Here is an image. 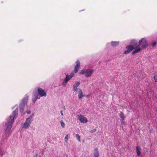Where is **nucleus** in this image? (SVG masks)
I'll return each mask as SVG.
<instances>
[{"mask_svg":"<svg viewBox=\"0 0 157 157\" xmlns=\"http://www.w3.org/2000/svg\"><path fill=\"white\" fill-rule=\"evenodd\" d=\"M18 107L13 112V116H10L6 123L5 125V132H10V129L12 126L14 120L18 115Z\"/></svg>","mask_w":157,"mask_h":157,"instance_id":"1","label":"nucleus"},{"mask_svg":"<svg viewBox=\"0 0 157 157\" xmlns=\"http://www.w3.org/2000/svg\"><path fill=\"white\" fill-rule=\"evenodd\" d=\"M135 44V46L136 50L133 51L132 52V55L140 52L143 49L146 48L148 45V43L146 40H140L139 42H136L135 40H134Z\"/></svg>","mask_w":157,"mask_h":157,"instance_id":"2","label":"nucleus"},{"mask_svg":"<svg viewBox=\"0 0 157 157\" xmlns=\"http://www.w3.org/2000/svg\"><path fill=\"white\" fill-rule=\"evenodd\" d=\"M135 45L134 41V40H132L131 42V44L126 47V49L127 50L124 52V54H127L130 53L133 49L134 50V51L136 50V48H135L136 46Z\"/></svg>","mask_w":157,"mask_h":157,"instance_id":"3","label":"nucleus"},{"mask_svg":"<svg viewBox=\"0 0 157 157\" xmlns=\"http://www.w3.org/2000/svg\"><path fill=\"white\" fill-rule=\"evenodd\" d=\"M94 72V71L92 69H87L86 70H82L79 72V74L83 75L85 74V76L88 78L91 76Z\"/></svg>","mask_w":157,"mask_h":157,"instance_id":"4","label":"nucleus"},{"mask_svg":"<svg viewBox=\"0 0 157 157\" xmlns=\"http://www.w3.org/2000/svg\"><path fill=\"white\" fill-rule=\"evenodd\" d=\"M33 115L34 114H33L31 116L26 119L25 122L23 125V128H27L29 126L30 124L32 121H33L32 118Z\"/></svg>","mask_w":157,"mask_h":157,"instance_id":"5","label":"nucleus"},{"mask_svg":"<svg viewBox=\"0 0 157 157\" xmlns=\"http://www.w3.org/2000/svg\"><path fill=\"white\" fill-rule=\"evenodd\" d=\"M78 118V120L82 123H86L88 121V120L87 118L83 116L81 114H80L77 116Z\"/></svg>","mask_w":157,"mask_h":157,"instance_id":"6","label":"nucleus"},{"mask_svg":"<svg viewBox=\"0 0 157 157\" xmlns=\"http://www.w3.org/2000/svg\"><path fill=\"white\" fill-rule=\"evenodd\" d=\"M74 75V74L73 73H71L70 75H66V77L64 79V81L65 82L66 84L64 86H65L66 84L67 83V82L70 79H71V78L73 77V75Z\"/></svg>","mask_w":157,"mask_h":157,"instance_id":"7","label":"nucleus"},{"mask_svg":"<svg viewBox=\"0 0 157 157\" xmlns=\"http://www.w3.org/2000/svg\"><path fill=\"white\" fill-rule=\"evenodd\" d=\"M38 94L41 97L46 96V94L44 91L41 88H38Z\"/></svg>","mask_w":157,"mask_h":157,"instance_id":"8","label":"nucleus"},{"mask_svg":"<svg viewBox=\"0 0 157 157\" xmlns=\"http://www.w3.org/2000/svg\"><path fill=\"white\" fill-rule=\"evenodd\" d=\"M76 64L75 67L74 72L75 73H77L78 70V69L80 67V63L78 60L76 62Z\"/></svg>","mask_w":157,"mask_h":157,"instance_id":"9","label":"nucleus"},{"mask_svg":"<svg viewBox=\"0 0 157 157\" xmlns=\"http://www.w3.org/2000/svg\"><path fill=\"white\" fill-rule=\"evenodd\" d=\"M120 117L121 118L120 121L122 124H124V120L125 118V117L124 115V114L122 112H120Z\"/></svg>","mask_w":157,"mask_h":157,"instance_id":"10","label":"nucleus"},{"mask_svg":"<svg viewBox=\"0 0 157 157\" xmlns=\"http://www.w3.org/2000/svg\"><path fill=\"white\" fill-rule=\"evenodd\" d=\"M78 98L79 99H81L84 96L83 94V93L81 89H78Z\"/></svg>","mask_w":157,"mask_h":157,"instance_id":"11","label":"nucleus"},{"mask_svg":"<svg viewBox=\"0 0 157 157\" xmlns=\"http://www.w3.org/2000/svg\"><path fill=\"white\" fill-rule=\"evenodd\" d=\"M80 84V82H78L75 83L73 85V90L74 91H75L77 90V88L79 85Z\"/></svg>","mask_w":157,"mask_h":157,"instance_id":"12","label":"nucleus"},{"mask_svg":"<svg viewBox=\"0 0 157 157\" xmlns=\"http://www.w3.org/2000/svg\"><path fill=\"white\" fill-rule=\"evenodd\" d=\"M94 157H99V153L98 151V149L97 148H95L94 149Z\"/></svg>","mask_w":157,"mask_h":157,"instance_id":"13","label":"nucleus"},{"mask_svg":"<svg viewBox=\"0 0 157 157\" xmlns=\"http://www.w3.org/2000/svg\"><path fill=\"white\" fill-rule=\"evenodd\" d=\"M136 149L137 155L138 156H140L141 155V148L139 146H137L136 147Z\"/></svg>","mask_w":157,"mask_h":157,"instance_id":"14","label":"nucleus"},{"mask_svg":"<svg viewBox=\"0 0 157 157\" xmlns=\"http://www.w3.org/2000/svg\"><path fill=\"white\" fill-rule=\"evenodd\" d=\"M34 95L35 97L32 98V101L33 102H35L37 99L40 98V97H39V96L38 94L35 93Z\"/></svg>","mask_w":157,"mask_h":157,"instance_id":"15","label":"nucleus"},{"mask_svg":"<svg viewBox=\"0 0 157 157\" xmlns=\"http://www.w3.org/2000/svg\"><path fill=\"white\" fill-rule=\"evenodd\" d=\"M119 42L115 41H112L111 42V44L113 46H115L118 44Z\"/></svg>","mask_w":157,"mask_h":157,"instance_id":"16","label":"nucleus"},{"mask_svg":"<svg viewBox=\"0 0 157 157\" xmlns=\"http://www.w3.org/2000/svg\"><path fill=\"white\" fill-rule=\"evenodd\" d=\"M5 151L2 150V149L0 148V155H1L2 156L3 155H5Z\"/></svg>","mask_w":157,"mask_h":157,"instance_id":"17","label":"nucleus"},{"mask_svg":"<svg viewBox=\"0 0 157 157\" xmlns=\"http://www.w3.org/2000/svg\"><path fill=\"white\" fill-rule=\"evenodd\" d=\"M60 124L62 128H64L65 127V124L63 121H60Z\"/></svg>","mask_w":157,"mask_h":157,"instance_id":"18","label":"nucleus"},{"mask_svg":"<svg viewBox=\"0 0 157 157\" xmlns=\"http://www.w3.org/2000/svg\"><path fill=\"white\" fill-rule=\"evenodd\" d=\"M70 135V134H67L65 137V138H64V140H65V141L66 142H67V141H68V135Z\"/></svg>","mask_w":157,"mask_h":157,"instance_id":"19","label":"nucleus"},{"mask_svg":"<svg viewBox=\"0 0 157 157\" xmlns=\"http://www.w3.org/2000/svg\"><path fill=\"white\" fill-rule=\"evenodd\" d=\"M157 42L156 41H154L151 43V45L153 47V48L155 47Z\"/></svg>","mask_w":157,"mask_h":157,"instance_id":"20","label":"nucleus"},{"mask_svg":"<svg viewBox=\"0 0 157 157\" xmlns=\"http://www.w3.org/2000/svg\"><path fill=\"white\" fill-rule=\"evenodd\" d=\"M76 137L77 138V140L79 141H81L80 137V136L78 134H76Z\"/></svg>","mask_w":157,"mask_h":157,"instance_id":"21","label":"nucleus"},{"mask_svg":"<svg viewBox=\"0 0 157 157\" xmlns=\"http://www.w3.org/2000/svg\"><path fill=\"white\" fill-rule=\"evenodd\" d=\"M28 101V98H25L23 99L22 100V102L25 104V103H26Z\"/></svg>","mask_w":157,"mask_h":157,"instance_id":"22","label":"nucleus"},{"mask_svg":"<svg viewBox=\"0 0 157 157\" xmlns=\"http://www.w3.org/2000/svg\"><path fill=\"white\" fill-rule=\"evenodd\" d=\"M24 110V107H23V106L21 107L20 108V112L21 113H22L23 112Z\"/></svg>","mask_w":157,"mask_h":157,"instance_id":"23","label":"nucleus"},{"mask_svg":"<svg viewBox=\"0 0 157 157\" xmlns=\"http://www.w3.org/2000/svg\"><path fill=\"white\" fill-rule=\"evenodd\" d=\"M153 77L155 82H157V75H155Z\"/></svg>","mask_w":157,"mask_h":157,"instance_id":"24","label":"nucleus"},{"mask_svg":"<svg viewBox=\"0 0 157 157\" xmlns=\"http://www.w3.org/2000/svg\"><path fill=\"white\" fill-rule=\"evenodd\" d=\"M96 131V129H94L93 130H91L90 131V132L91 133H93L94 132H95Z\"/></svg>","mask_w":157,"mask_h":157,"instance_id":"25","label":"nucleus"},{"mask_svg":"<svg viewBox=\"0 0 157 157\" xmlns=\"http://www.w3.org/2000/svg\"><path fill=\"white\" fill-rule=\"evenodd\" d=\"M60 113H61V115H62V116H63V111H60Z\"/></svg>","mask_w":157,"mask_h":157,"instance_id":"26","label":"nucleus"},{"mask_svg":"<svg viewBox=\"0 0 157 157\" xmlns=\"http://www.w3.org/2000/svg\"><path fill=\"white\" fill-rule=\"evenodd\" d=\"M27 113L28 114H30V113H31V111H27Z\"/></svg>","mask_w":157,"mask_h":157,"instance_id":"27","label":"nucleus"},{"mask_svg":"<svg viewBox=\"0 0 157 157\" xmlns=\"http://www.w3.org/2000/svg\"><path fill=\"white\" fill-rule=\"evenodd\" d=\"M142 39V40L144 39V38H142V39Z\"/></svg>","mask_w":157,"mask_h":157,"instance_id":"28","label":"nucleus"},{"mask_svg":"<svg viewBox=\"0 0 157 157\" xmlns=\"http://www.w3.org/2000/svg\"><path fill=\"white\" fill-rule=\"evenodd\" d=\"M37 157V155H36V156L35 157Z\"/></svg>","mask_w":157,"mask_h":157,"instance_id":"29","label":"nucleus"},{"mask_svg":"<svg viewBox=\"0 0 157 157\" xmlns=\"http://www.w3.org/2000/svg\"><path fill=\"white\" fill-rule=\"evenodd\" d=\"M58 157V156H57V157Z\"/></svg>","mask_w":157,"mask_h":157,"instance_id":"30","label":"nucleus"}]
</instances>
